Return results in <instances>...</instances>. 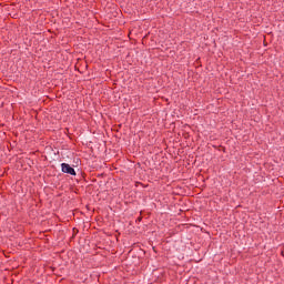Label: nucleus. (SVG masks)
<instances>
[{"instance_id": "f257e3e1", "label": "nucleus", "mask_w": 284, "mask_h": 284, "mask_svg": "<svg viewBox=\"0 0 284 284\" xmlns=\"http://www.w3.org/2000/svg\"><path fill=\"white\" fill-rule=\"evenodd\" d=\"M61 168H62V172H64V174H71V176H77V172L74 171V169L72 166H70V164L62 163Z\"/></svg>"}]
</instances>
